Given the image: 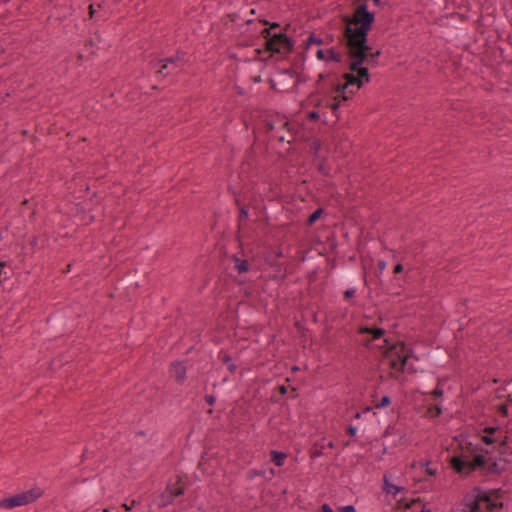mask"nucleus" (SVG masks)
<instances>
[{
	"instance_id": "1",
	"label": "nucleus",
	"mask_w": 512,
	"mask_h": 512,
	"mask_svg": "<svg viewBox=\"0 0 512 512\" xmlns=\"http://www.w3.org/2000/svg\"><path fill=\"white\" fill-rule=\"evenodd\" d=\"M374 21V14L360 3L351 17L344 18L343 44L346 49L347 65L350 72L345 74V83L336 86L322 100L324 106L336 111L362 85L369 81L368 66L380 55L367 44V34Z\"/></svg>"
},
{
	"instance_id": "2",
	"label": "nucleus",
	"mask_w": 512,
	"mask_h": 512,
	"mask_svg": "<svg viewBox=\"0 0 512 512\" xmlns=\"http://www.w3.org/2000/svg\"><path fill=\"white\" fill-rule=\"evenodd\" d=\"M486 435L481 439L475 437L473 439L468 437L456 438V446L453 449V456L450 459L452 468L459 474H469L476 469L490 470L489 458L487 457L488 450H483L480 447V442L487 445L494 444L497 439L493 436L496 429H486Z\"/></svg>"
},
{
	"instance_id": "3",
	"label": "nucleus",
	"mask_w": 512,
	"mask_h": 512,
	"mask_svg": "<svg viewBox=\"0 0 512 512\" xmlns=\"http://www.w3.org/2000/svg\"><path fill=\"white\" fill-rule=\"evenodd\" d=\"M411 357L410 349L402 342L390 345L385 350V361L391 368V375L399 379L402 371L410 369L409 358Z\"/></svg>"
},
{
	"instance_id": "4",
	"label": "nucleus",
	"mask_w": 512,
	"mask_h": 512,
	"mask_svg": "<svg viewBox=\"0 0 512 512\" xmlns=\"http://www.w3.org/2000/svg\"><path fill=\"white\" fill-rule=\"evenodd\" d=\"M306 50L312 51L315 48V56L318 60L324 62H335L339 63L342 61V54L332 47L322 48V40L315 36L310 35L306 40Z\"/></svg>"
},
{
	"instance_id": "5",
	"label": "nucleus",
	"mask_w": 512,
	"mask_h": 512,
	"mask_svg": "<svg viewBox=\"0 0 512 512\" xmlns=\"http://www.w3.org/2000/svg\"><path fill=\"white\" fill-rule=\"evenodd\" d=\"M262 35L269 51L279 54H286L290 51L291 43L284 34L272 33L270 28H264Z\"/></svg>"
},
{
	"instance_id": "6",
	"label": "nucleus",
	"mask_w": 512,
	"mask_h": 512,
	"mask_svg": "<svg viewBox=\"0 0 512 512\" xmlns=\"http://www.w3.org/2000/svg\"><path fill=\"white\" fill-rule=\"evenodd\" d=\"M40 495L41 491L39 489H33L0 501V507L13 508L17 506H22L34 501L35 499L40 497Z\"/></svg>"
},
{
	"instance_id": "7",
	"label": "nucleus",
	"mask_w": 512,
	"mask_h": 512,
	"mask_svg": "<svg viewBox=\"0 0 512 512\" xmlns=\"http://www.w3.org/2000/svg\"><path fill=\"white\" fill-rule=\"evenodd\" d=\"M184 492V484L182 483V478L178 477L177 482L175 484H169L165 490V492L160 496L158 505L159 506H167L172 501L183 494Z\"/></svg>"
},
{
	"instance_id": "8",
	"label": "nucleus",
	"mask_w": 512,
	"mask_h": 512,
	"mask_svg": "<svg viewBox=\"0 0 512 512\" xmlns=\"http://www.w3.org/2000/svg\"><path fill=\"white\" fill-rule=\"evenodd\" d=\"M398 508L410 510L411 512H431L430 509H427L425 505H422L419 498L406 499L399 498L397 500Z\"/></svg>"
},
{
	"instance_id": "9",
	"label": "nucleus",
	"mask_w": 512,
	"mask_h": 512,
	"mask_svg": "<svg viewBox=\"0 0 512 512\" xmlns=\"http://www.w3.org/2000/svg\"><path fill=\"white\" fill-rule=\"evenodd\" d=\"M359 334L361 335L360 342L370 345L373 341L380 340L384 331L379 328H361Z\"/></svg>"
},
{
	"instance_id": "10",
	"label": "nucleus",
	"mask_w": 512,
	"mask_h": 512,
	"mask_svg": "<svg viewBox=\"0 0 512 512\" xmlns=\"http://www.w3.org/2000/svg\"><path fill=\"white\" fill-rule=\"evenodd\" d=\"M182 62H183V56L177 55L176 57L168 58V59L164 60V63L161 65L160 70H158L157 72L162 73L164 70L178 67V66H180V64Z\"/></svg>"
},
{
	"instance_id": "11",
	"label": "nucleus",
	"mask_w": 512,
	"mask_h": 512,
	"mask_svg": "<svg viewBox=\"0 0 512 512\" xmlns=\"http://www.w3.org/2000/svg\"><path fill=\"white\" fill-rule=\"evenodd\" d=\"M384 490L387 494H392L393 496H397L399 493H402L404 488L397 486L391 483L388 477L384 478Z\"/></svg>"
},
{
	"instance_id": "12",
	"label": "nucleus",
	"mask_w": 512,
	"mask_h": 512,
	"mask_svg": "<svg viewBox=\"0 0 512 512\" xmlns=\"http://www.w3.org/2000/svg\"><path fill=\"white\" fill-rule=\"evenodd\" d=\"M185 371V366L182 363H175L171 368L172 375L179 381L184 378Z\"/></svg>"
},
{
	"instance_id": "13",
	"label": "nucleus",
	"mask_w": 512,
	"mask_h": 512,
	"mask_svg": "<svg viewBox=\"0 0 512 512\" xmlns=\"http://www.w3.org/2000/svg\"><path fill=\"white\" fill-rule=\"evenodd\" d=\"M234 265L239 273L246 272L249 270V263L246 260L234 257Z\"/></svg>"
},
{
	"instance_id": "14",
	"label": "nucleus",
	"mask_w": 512,
	"mask_h": 512,
	"mask_svg": "<svg viewBox=\"0 0 512 512\" xmlns=\"http://www.w3.org/2000/svg\"><path fill=\"white\" fill-rule=\"evenodd\" d=\"M271 456H272V461L275 463L276 466H282L287 457V455L285 453L277 452V451H272Z\"/></svg>"
},
{
	"instance_id": "15",
	"label": "nucleus",
	"mask_w": 512,
	"mask_h": 512,
	"mask_svg": "<svg viewBox=\"0 0 512 512\" xmlns=\"http://www.w3.org/2000/svg\"><path fill=\"white\" fill-rule=\"evenodd\" d=\"M441 408L438 405H433L428 408V415L432 418L438 417L441 414Z\"/></svg>"
},
{
	"instance_id": "16",
	"label": "nucleus",
	"mask_w": 512,
	"mask_h": 512,
	"mask_svg": "<svg viewBox=\"0 0 512 512\" xmlns=\"http://www.w3.org/2000/svg\"><path fill=\"white\" fill-rule=\"evenodd\" d=\"M322 213H323L322 209H317L315 212H313L310 215V217L308 219V223L310 225L314 224L321 217Z\"/></svg>"
},
{
	"instance_id": "17",
	"label": "nucleus",
	"mask_w": 512,
	"mask_h": 512,
	"mask_svg": "<svg viewBox=\"0 0 512 512\" xmlns=\"http://www.w3.org/2000/svg\"><path fill=\"white\" fill-rule=\"evenodd\" d=\"M424 471L429 476H435L437 473V469L435 467L430 466L428 463L424 465Z\"/></svg>"
},
{
	"instance_id": "18",
	"label": "nucleus",
	"mask_w": 512,
	"mask_h": 512,
	"mask_svg": "<svg viewBox=\"0 0 512 512\" xmlns=\"http://www.w3.org/2000/svg\"><path fill=\"white\" fill-rule=\"evenodd\" d=\"M390 404V398L388 396H384L381 398L379 403L376 405L378 408L386 407Z\"/></svg>"
},
{
	"instance_id": "19",
	"label": "nucleus",
	"mask_w": 512,
	"mask_h": 512,
	"mask_svg": "<svg viewBox=\"0 0 512 512\" xmlns=\"http://www.w3.org/2000/svg\"><path fill=\"white\" fill-rule=\"evenodd\" d=\"M223 361L226 363L227 365V368L230 370V371H233L235 369V365L231 363L229 357L227 355H223Z\"/></svg>"
},
{
	"instance_id": "20",
	"label": "nucleus",
	"mask_w": 512,
	"mask_h": 512,
	"mask_svg": "<svg viewBox=\"0 0 512 512\" xmlns=\"http://www.w3.org/2000/svg\"><path fill=\"white\" fill-rule=\"evenodd\" d=\"M337 512H356V510H355L354 506L347 505V506L338 508Z\"/></svg>"
},
{
	"instance_id": "21",
	"label": "nucleus",
	"mask_w": 512,
	"mask_h": 512,
	"mask_svg": "<svg viewBox=\"0 0 512 512\" xmlns=\"http://www.w3.org/2000/svg\"><path fill=\"white\" fill-rule=\"evenodd\" d=\"M322 512H335L332 507H330L328 504H324L321 507Z\"/></svg>"
},
{
	"instance_id": "22",
	"label": "nucleus",
	"mask_w": 512,
	"mask_h": 512,
	"mask_svg": "<svg viewBox=\"0 0 512 512\" xmlns=\"http://www.w3.org/2000/svg\"><path fill=\"white\" fill-rule=\"evenodd\" d=\"M347 431H348V434H349L350 436H355V435H356V433H357V428H356V427H353V426H350V427H348V430H347Z\"/></svg>"
},
{
	"instance_id": "23",
	"label": "nucleus",
	"mask_w": 512,
	"mask_h": 512,
	"mask_svg": "<svg viewBox=\"0 0 512 512\" xmlns=\"http://www.w3.org/2000/svg\"><path fill=\"white\" fill-rule=\"evenodd\" d=\"M355 293H356V290H355V289H349V290H347V291L345 292V294H344V295H345V297H346V298H350V297L354 296V294H355Z\"/></svg>"
},
{
	"instance_id": "24",
	"label": "nucleus",
	"mask_w": 512,
	"mask_h": 512,
	"mask_svg": "<svg viewBox=\"0 0 512 512\" xmlns=\"http://www.w3.org/2000/svg\"><path fill=\"white\" fill-rule=\"evenodd\" d=\"M403 271V266L401 264H397L395 267H394V273L398 274L400 272Z\"/></svg>"
},
{
	"instance_id": "25",
	"label": "nucleus",
	"mask_w": 512,
	"mask_h": 512,
	"mask_svg": "<svg viewBox=\"0 0 512 512\" xmlns=\"http://www.w3.org/2000/svg\"><path fill=\"white\" fill-rule=\"evenodd\" d=\"M135 504V501L132 502L131 505H128L126 503L123 504V508L126 510V511H130L132 509V506Z\"/></svg>"
},
{
	"instance_id": "26",
	"label": "nucleus",
	"mask_w": 512,
	"mask_h": 512,
	"mask_svg": "<svg viewBox=\"0 0 512 512\" xmlns=\"http://www.w3.org/2000/svg\"><path fill=\"white\" fill-rule=\"evenodd\" d=\"M442 395V390H439V389H436L434 392H433V396L436 398V397H440Z\"/></svg>"
},
{
	"instance_id": "27",
	"label": "nucleus",
	"mask_w": 512,
	"mask_h": 512,
	"mask_svg": "<svg viewBox=\"0 0 512 512\" xmlns=\"http://www.w3.org/2000/svg\"><path fill=\"white\" fill-rule=\"evenodd\" d=\"M309 116H310L311 119H318L319 118V114L316 113V112H311L309 114Z\"/></svg>"
},
{
	"instance_id": "28",
	"label": "nucleus",
	"mask_w": 512,
	"mask_h": 512,
	"mask_svg": "<svg viewBox=\"0 0 512 512\" xmlns=\"http://www.w3.org/2000/svg\"><path fill=\"white\" fill-rule=\"evenodd\" d=\"M386 267V263L384 261H380L379 262V269L380 271H383Z\"/></svg>"
},
{
	"instance_id": "29",
	"label": "nucleus",
	"mask_w": 512,
	"mask_h": 512,
	"mask_svg": "<svg viewBox=\"0 0 512 512\" xmlns=\"http://www.w3.org/2000/svg\"><path fill=\"white\" fill-rule=\"evenodd\" d=\"M89 9H90V17H92L93 14H94V7H93V5H90Z\"/></svg>"
},
{
	"instance_id": "30",
	"label": "nucleus",
	"mask_w": 512,
	"mask_h": 512,
	"mask_svg": "<svg viewBox=\"0 0 512 512\" xmlns=\"http://www.w3.org/2000/svg\"><path fill=\"white\" fill-rule=\"evenodd\" d=\"M375 5H378L380 3V0H373ZM357 2H361V0H357Z\"/></svg>"
},
{
	"instance_id": "31",
	"label": "nucleus",
	"mask_w": 512,
	"mask_h": 512,
	"mask_svg": "<svg viewBox=\"0 0 512 512\" xmlns=\"http://www.w3.org/2000/svg\"><path fill=\"white\" fill-rule=\"evenodd\" d=\"M213 399L211 397L208 398V402L211 404Z\"/></svg>"
},
{
	"instance_id": "32",
	"label": "nucleus",
	"mask_w": 512,
	"mask_h": 512,
	"mask_svg": "<svg viewBox=\"0 0 512 512\" xmlns=\"http://www.w3.org/2000/svg\"><path fill=\"white\" fill-rule=\"evenodd\" d=\"M355 418H360V413H356Z\"/></svg>"
},
{
	"instance_id": "33",
	"label": "nucleus",
	"mask_w": 512,
	"mask_h": 512,
	"mask_svg": "<svg viewBox=\"0 0 512 512\" xmlns=\"http://www.w3.org/2000/svg\"><path fill=\"white\" fill-rule=\"evenodd\" d=\"M104 512H110V510L107 508V509L104 510Z\"/></svg>"
}]
</instances>
